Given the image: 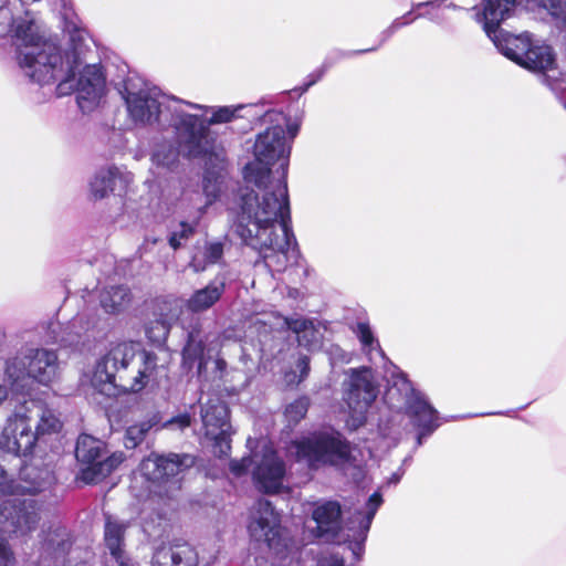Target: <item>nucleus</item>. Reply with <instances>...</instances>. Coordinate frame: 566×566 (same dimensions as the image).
Segmentation results:
<instances>
[{
	"mask_svg": "<svg viewBox=\"0 0 566 566\" xmlns=\"http://www.w3.org/2000/svg\"><path fill=\"white\" fill-rule=\"evenodd\" d=\"M261 120L269 126L256 135L254 160L243 169L247 186L229 210L234 234L259 251L271 272L280 273L298 258L286 184L291 143L282 112L270 109Z\"/></svg>",
	"mask_w": 566,
	"mask_h": 566,
	"instance_id": "obj_1",
	"label": "nucleus"
},
{
	"mask_svg": "<svg viewBox=\"0 0 566 566\" xmlns=\"http://www.w3.org/2000/svg\"><path fill=\"white\" fill-rule=\"evenodd\" d=\"M69 41L64 50L56 41L45 42L34 69L28 77L45 85L57 82L59 96L77 93V104L82 112H91L105 92V76L102 66L95 62L94 41L87 31L73 21H65Z\"/></svg>",
	"mask_w": 566,
	"mask_h": 566,
	"instance_id": "obj_2",
	"label": "nucleus"
},
{
	"mask_svg": "<svg viewBox=\"0 0 566 566\" xmlns=\"http://www.w3.org/2000/svg\"><path fill=\"white\" fill-rule=\"evenodd\" d=\"M159 371L157 356L128 340L112 346L87 377L95 391L115 397L122 392H139L149 381L157 380Z\"/></svg>",
	"mask_w": 566,
	"mask_h": 566,
	"instance_id": "obj_3",
	"label": "nucleus"
},
{
	"mask_svg": "<svg viewBox=\"0 0 566 566\" xmlns=\"http://www.w3.org/2000/svg\"><path fill=\"white\" fill-rule=\"evenodd\" d=\"M119 92L135 124H156L160 130L172 129L178 142L181 125L191 119L188 108L205 109L200 104L166 95L159 87L137 75L128 76Z\"/></svg>",
	"mask_w": 566,
	"mask_h": 566,
	"instance_id": "obj_4",
	"label": "nucleus"
},
{
	"mask_svg": "<svg viewBox=\"0 0 566 566\" xmlns=\"http://www.w3.org/2000/svg\"><path fill=\"white\" fill-rule=\"evenodd\" d=\"M62 422L44 401L24 399L8 416L0 436V447L18 459L32 453L40 437L60 431Z\"/></svg>",
	"mask_w": 566,
	"mask_h": 566,
	"instance_id": "obj_5",
	"label": "nucleus"
},
{
	"mask_svg": "<svg viewBox=\"0 0 566 566\" xmlns=\"http://www.w3.org/2000/svg\"><path fill=\"white\" fill-rule=\"evenodd\" d=\"M23 6V0H8L0 7V36L7 34L11 36L19 65L28 76V71L38 64L43 44L54 40L45 39L41 25L30 15V12L25 11L24 17L20 15Z\"/></svg>",
	"mask_w": 566,
	"mask_h": 566,
	"instance_id": "obj_6",
	"label": "nucleus"
},
{
	"mask_svg": "<svg viewBox=\"0 0 566 566\" xmlns=\"http://www.w3.org/2000/svg\"><path fill=\"white\" fill-rule=\"evenodd\" d=\"M290 455L311 469L340 467L350 461V446L339 432L315 431L292 441Z\"/></svg>",
	"mask_w": 566,
	"mask_h": 566,
	"instance_id": "obj_7",
	"label": "nucleus"
},
{
	"mask_svg": "<svg viewBox=\"0 0 566 566\" xmlns=\"http://www.w3.org/2000/svg\"><path fill=\"white\" fill-rule=\"evenodd\" d=\"M385 401L392 409H405L412 424L419 430L417 444L421 446L424 438L429 437L438 427L437 410L427 401L424 396L417 391L411 381L402 373L392 375Z\"/></svg>",
	"mask_w": 566,
	"mask_h": 566,
	"instance_id": "obj_8",
	"label": "nucleus"
},
{
	"mask_svg": "<svg viewBox=\"0 0 566 566\" xmlns=\"http://www.w3.org/2000/svg\"><path fill=\"white\" fill-rule=\"evenodd\" d=\"M205 109L188 108L190 120L181 125L179 145L189 156L199 157L208 150L209 127L216 124H226L237 117V113L245 107L237 106L209 107Z\"/></svg>",
	"mask_w": 566,
	"mask_h": 566,
	"instance_id": "obj_9",
	"label": "nucleus"
},
{
	"mask_svg": "<svg viewBox=\"0 0 566 566\" xmlns=\"http://www.w3.org/2000/svg\"><path fill=\"white\" fill-rule=\"evenodd\" d=\"M248 531L254 542L265 544L280 558L286 557L292 549V541L281 525L280 514L266 500L260 499L255 502Z\"/></svg>",
	"mask_w": 566,
	"mask_h": 566,
	"instance_id": "obj_10",
	"label": "nucleus"
},
{
	"mask_svg": "<svg viewBox=\"0 0 566 566\" xmlns=\"http://www.w3.org/2000/svg\"><path fill=\"white\" fill-rule=\"evenodd\" d=\"M518 3L530 11L547 13L557 28L566 30V0H483V12L479 19L484 21V31L493 32L513 15Z\"/></svg>",
	"mask_w": 566,
	"mask_h": 566,
	"instance_id": "obj_11",
	"label": "nucleus"
},
{
	"mask_svg": "<svg viewBox=\"0 0 566 566\" xmlns=\"http://www.w3.org/2000/svg\"><path fill=\"white\" fill-rule=\"evenodd\" d=\"M196 463L193 455L188 453H150L140 464L142 475L147 480L166 489L168 496L179 491L184 473Z\"/></svg>",
	"mask_w": 566,
	"mask_h": 566,
	"instance_id": "obj_12",
	"label": "nucleus"
},
{
	"mask_svg": "<svg viewBox=\"0 0 566 566\" xmlns=\"http://www.w3.org/2000/svg\"><path fill=\"white\" fill-rule=\"evenodd\" d=\"M27 373L20 367L19 361L13 360L7 364L6 375L12 394L24 395L32 380L48 385L57 375V356L49 349L32 350L28 357Z\"/></svg>",
	"mask_w": 566,
	"mask_h": 566,
	"instance_id": "obj_13",
	"label": "nucleus"
},
{
	"mask_svg": "<svg viewBox=\"0 0 566 566\" xmlns=\"http://www.w3.org/2000/svg\"><path fill=\"white\" fill-rule=\"evenodd\" d=\"M27 501H7L0 505V566H14V552L8 542L12 534H25L33 530L39 521L35 511Z\"/></svg>",
	"mask_w": 566,
	"mask_h": 566,
	"instance_id": "obj_14",
	"label": "nucleus"
},
{
	"mask_svg": "<svg viewBox=\"0 0 566 566\" xmlns=\"http://www.w3.org/2000/svg\"><path fill=\"white\" fill-rule=\"evenodd\" d=\"M201 420L213 454L218 458L228 455L231 449V424L227 403L217 396L209 398L201 406Z\"/></svg>",
	"mask_w": 566,
	"mask_h": 566,
	"instance_id": "obj_15",
	"label": "nucleus"
},
{
	"mask_svg": "<svg viewBox=\"0 0 566 566\" xmlns=\"http://www.w3.org/2000/svg\"><path fill=\"white\" fill-rule=\"evenodd\" d=\"M348 378L343 382L344 400L346 401L354 421L361 424L365 413L377 398L378 389L373 370L368 367L349 369Z\"/></svg>",
	"mask_w": 566,
	"mask_h": 566,
	"instance_id": "obj_16",
	"label": "nucleus"
},
{
	"mask_svg": "<svg viewBox=\"0 0 566 566\" xmlns=\"http://www.w3.org/2000/svg\"><path fill=\"white\" fill-rule=\"evenodd\" d=\"M54 476L49 467L36 463H24L19 471V480L14 481L0 462V495L14 493H38L53 483Z\"/></svg>",
	"mask_w": 566,
	"mask_h": 566,
	"instance_id": "obj_17",
	"label": "nucleus"
},
{
	"mask_svg": "<svg viewBox=\"0 0 566 566\" xmlns=\"http://www.w3.org/2000/svg\"><path fill=\"white\" fill-rule=\"evenodd\" d=\"M520 65L531 71L542 72L545 82L553 91H560L566 86V72L560 73L556 70L553 49L541 41L532 40Z\"/></svg>",
	"mask_w": 566,
	"mask_h": 566,
	"instance_id": "obj_18",
	"label": "nucleus"
},
{
	"mask_svg": "<svg viewBox=\"0 0 566 566\" xmlns=\"http://www.w3.org/2000/svg\"><path fill=\"white\" fill-rule=\"evenodd\" d=\"M133 180V175L122 167H102L90 180V198L95 201L102 200L108 197L109 193L122 197L126 193Z\"/></svg>",
	"mask_w": 566,
	"mask_h": 566,
	"instance_id": "obj_19",
	"label": "nucleus"
},
{
	"mask_svg": "<svg viewBox=\"0 0 566 566\" xmlns=\"http://www.w3.org/2000/svg\"><path fill=\"white\" fill-rule=\"evenodd\" d=\"M284 475V462L270 447L265 446L260 461L253 469L256 488L263 493H277L283 486Z\"/></svg>",
	"mask_w": 566,
	"mask_h": 566,
	"instance_id": "obj_20",
	"label": "nucleus"
},
{
	"mask_svg": "<svg viewBox=\"0 0 566 566\" xmlns=\"http://www.w3.org/2000/svg\"><path fill=\"white\" fill-rule=\"evenodd\" d=\"M381 503L382 499L380 493L375 492L369 496L364 510L356 511L348 520L347 528L353 532L354 538L349 547L355 556H358L363 551V545L367 538L371 522Z\"/></svg>",
	"mask_w": 566,
	"mask_h": 566,
	"instance_id": "obj_21",
	"label": "nucleus"
},
{
	"mask_svg": "<svg viewBox=\"0 0 566 566\" xmlns=\"http://www.w3.org/2000/svg\"><path fill=\"white\" fill-rule=\"evenodd\" d=\"M312 517L319 537L328 541L336 538L342 524V506L337 501L316 502Z\"/></svg>",
	"mask_w": 566,
	"mask_h": 566,
	"instance_id": "obj_22",
	"label": "nucleus"
},
{
	"mask_svg": "<svg viewBox=\"0 0 566 566\" xmlns=\"http://www.w3.org/2000/svg\"><path fill=\"white\" fill-rule=\"evenodd\" d=\"M228 273L220 271L205 287L195 291L187 300L186 306L192 313H202L211 308L223 295Z\"/></svg>",
	"mask_w": 566,
	"mask_h": 566,
	"instance_id": "obj_23",
	"label": "nucleus"
},
{
	"mask_svg": "<svg viewBox=\"0 0 566 566\" xmlns=\"http://www.w3.org/2000/svg\"><path fill=\"white\" fill-rule=\"evenodd\" d=\"M501 23L496 27L493 32H486L488 36L494 42L499 51L507 59L521 64L532 36L530 33H523L521 35L503 34L500 30Z\"/></svg>",
	"mask_w": 566,
	"mask_h": 566,
	"instance_id": "obj_24",
	"label": "nucleus"
},
{
	"mask_svg": "<svg viewBox=\"0 0 566 566\" xmlns=\"http://www.w3.org/2000/svg\"><path fill=\"white\" fill-rule=\"evenodd\" d=\"M229 247L227 239L207 240L201 247L197 248L189 266L196 272H203L208 266L221 264L224 250Z\"/></svg>",
	"mask_w": 566,
	"mask_h": 566,
	"instance_id": "obj_25",
	"label": "nucleus"
},
{
	"mask_svg": "<svg viewBox=\"0 0 566 566\" xmlns=\"http://www.w3.org/2000/svg\"><path fill=\"white\" fill-rule=\"evenodd\" d=\"M91 325L83 322V316L77 315L65 326L60 323H51L48 327V338L51 343L60 344L61 346H72L78 342L82 333L86 332Z\"/></svg>",
	"mask_w": 566,
	"mask_h": 566,
	"instance_id": "obj_26",
	"label": "nucleus"
},
{
	"mask_svg": "<svg viewBox=\"0 0 566 566\" xmlns=\"http://www.w3.org/2000/svg\"><path fill=\"white\" fill-rule=\"evenodd\" d=\"M124 460L125 454L123 452H114L106 459L83 468L80 479L87 484L97 483L109 475Z\"/></svg>",
	"mask_w": 566,
	"mask_h": 566,
	"instance_id": "obj_27",
	"label": "nucleus"
},
{
	"mask_svg": "<svg viewBox=\"0 0 566 566\" xmlns=\"http://www.w3.org/2000/svg\"><path fill=\"white\" fill-rule=\"evenodd\" d=\"M70 546L69 532L64 526L51 525L43 531L42 549L45 554L59 558L67 553Z\"/></svg>",
	"mask_w": 566,
	"mask_h": 566,
	"instance_id": "obj_28",
	"label": "nucleus"
},
{
	"mask_svg": "<svg viewBox=\"0 0 566 566\" xmlns=\"http://www.w3.org/2000/svg\"><path fill=\"white\" fill-rule=\"evenodd\" d=\"M132 301V294L125 285L105 287L99 294V304L107 314L125 311Z\"/></svg>",
	"mask_w": 566,
	"mask_h": 566,
	"instance_id": "obj_29",
	"label": "nucleus"
},
{
	"mask_svg": "<svg viewBox=\"0 0 566 566\" xmlns=\"http://www.w3.org/2000/svg\"><path fill=\"white\" fill-rule=\"evenodd\" d=\"M128 523L119 521L111 515L106 516L104 539L106 547L116 562L123 558L124 533Z\"/></svg>",
	"mask_w": 566,
	"mask_h": 566,
	"instance_id": "obj_30",
	"label": "nucleus"
},
{
	"mask_svg": "<svg viewBox=\"0 0 566 566\" xmlns=\"http://www.w3.org/2000/svg\"><path fill=\"white\" fill-rule=\"evenodd\" d=\"M104 443L90 434H81L77 438L75 447V457L78 462L93 465L101 460Z\"/></svg>",
	"mask_w": 566,
	"mask_h": 566,
	"instance_id": "obj_31",
	"label": "nucleus"
},
{
	"mask_svg": "<svg viewBox=\"0 0 566 566\" xmlns=\"http://www.w3.org/2000/svg\"><path fill=\"white\" fill-rule=\"evenodd\" d=\"M353 332L359 339L365 353L369 356L370 361L376 363L377 359H385V354L381 350L378 340L375 338L368 322H357L356 326L353 328Z\"/></svg>",
	"mask_w": 566,
	"mask_h": 566,
	"instance_id": "obj_32",
	"label": "nucleus"
},
{
	"mask_svg": "<svg viewBox=\"0 0 566 566\" xmlns=\"http://www.w3.org/2000/svg\"><path fill=\"white\" fill-rule=\"evenodd\" d=\"M203 349L201 331L193 327L188 332L187 343L182 350L184 365L188 368H192L193 364L198 361L200 370L203 366Z\"/></svg>",
	"mask_w": 566,
	"mask_h": 566,
	"instance_id": "obj_33",
	"label": "nucleus"
},
{
	"mask_svg": "<svg viewBox=\"0 0 566 566\" xmlns=\"http://www.w3.org/2000/svg\"><path fill=\"white\" fill-rule=\"evenodd\" d=\"M155 422L150 419L139 421L129 426L124 436V446L126 449H135L140 446L149 433Z\"/></svg>",
	"mask_w": 566,
	"mask_h": 566,
	"instance_id": "obj_34",
	"label": "nucleus"
},
{
	"mask_svg": "<svg viewBox=\"0 0 566 566\" xmlns=\"http://www.w3.org/2000/svg\"><path fill=\"white\" fill-rule=\"evenodd\" d=\"M174 135H175V139H177L175 133H174ZM176 144H177V147L171 146V145L168 147L157 146L151 156V161L156 166L169 168L177 161L179 153H182L185 156L190 157L187 153H185L182 150L178 140H176Z\"/></svg>",
	"mask_w": 566,
	"mask_h": 566,
	"instance_id": "obj_35",
	"label": "nucleus"
},
{
	"mask_svg": "<svg viewBox=\"0 0 566 566\" xmlns=\"http://www.w3.org/2000/svg\"><path fill=\"white\" fill-rule=\"evenodd\" d=\"M171 555L169 558H174V565L176 566H198V553L196 549L187 544L171 545Z\"/></svg>",
	"mask_w": 566,
	"mask_h": 566,
	"instance_id": "obj_36",
	"label": "nucleus"
},
{
	"mask_svg": "<svg viewBox=\"0 0 566 566\" xmlns=\"http://www.w3.org/2000/svg\"><path fill=\"white\" fill-rule=\"evenodd\" d=\"M310 407V399L307 397H300L286 406L284 416L290 424L295 426L307 413Z\"/></svg>",
	"mask_w": 566,
	"mask_h": 566,
	"instance_id": "obj_37",
	"label": "nucleus"
},
{
	"mask_svg": "<svg viewBox=\"0 0 566 566\" xmlns=\"http://www.w3.org/2000/svg\"><path fill=\"white\" fill-rule=\"evenodd\" d=\"M170 329V324L167 318L160 317L149 322L146 327V335L153 343L160 344L166 340Z\"/></svg>",
	"mask_w": 566,
	"mask_h": 566,
	"instance_id": "obj_38",
	"label": "nucleus"
},
{
	"mask_svg": "<svg viewBox=\"0 0 566 566\" xmlns=\"http://www.w3.org/2000/svg\"><path fill=\"white\" fill-rule=\"evenodd\" d=\"M220 192L221 187L218 180H212L209 176H206L203 178V195L206 197V202L203 206L198 207V218L205 213L208 206L212 205L218 199Z\"/></svg>",
	"mask_w": 566,
	"mask_h": 566,
	"instance_id": "obj_39",
	"label": "nucleus"
},
{
	"mask_svg": "<svg viewBox=\"0 0 566 566\" xmlns=\"http://www.w3.org/2000/svg\"><path fill=\"white\" fill-rule=\"evenodd\" d=\"M195 232V226L187 223V222H180L177 230L172 231L169 235V245L177 250L181 247L184 241H187Z\"/></svg>",
	"mask_w": 566,
	"mask_h": 566,
	"instance_id": "obj_40",
	"label": "nucleus"
},
{
	"mask_svg": "<svg viewBox=\"0 0 566 566\" xmlns=\"http://www.w3.org/2000/svg\"><path fill=\"white\" fill-rule=\"evenodd\" d=\"M310 373V358L306 355H300L295 365V369L287 374L289 382L300 384L303 381Z\"/></svg>",
	"mask_w": 566,
	"mask_h": 566,
	"instance_id": "obj_41",
	"label": "nucleus"
},
{
	"mask_svg": "<svg viewBox=\"0 0 566 566\" xmlns=\"http://www.w3.org/2000/svg\"><path fill=\"white\" fill-rule=\"evenodd\" d=\"M420 17H427L429 18L431 21H434L437 22V19L436 17L431 15L429 12L427 13H419L417 15H415L413 18H411L410 20H403V18H397L392 21V23L381 33L382 35V40H381V43L387 41L396 31H398L400 28L411 23L412 21H415L416 19L420 18Z\"/></svg>",
	"mask_w": 566,
	"mask_h": 566,
	"instance_id": "obj_42",
	"label": "nucleus"
},
{
	"mask_svg": "<svg viewBox=\"0 0 566 566\" xmlns=\"http://www.w3.org/2000/svg\"><path fill=\"white\" fill-rule=\"evenodd\" d=\"M447 8L460 10H476L475 20L484 27V21L479 19V14L483 12V0H452Z\"/></svg>",
	"mask_w": 566,
	"mask_h": 566,
	"instance_id": "obj_43",
	"label": "nucleus"
},
{
	"mask_svg": "<svg viewBox=\"0 0 566 566\" xmlns=\"http://www.w3.org/2000/svg\"><path fill=\"white\" fill-rule=\"evenodd\" d=\"M286 326L296 336L301 333H311L312 321L304 317H292L285 319Z\"/></svg>",
	"mask_w": 566,
	"mask_h": 566,
	"instance_id": "obj_44",
	"label": "nucleus"
},
{
	"mask_svg": "<svg viewBox=\"0 0 566 566\" xmlns=\"http://www.w3.org/2000/svg\"><path fill=\"white\" fill-rule=\"evenodd\" d=\"M171 555L170 546L159 547L153 555L150 566H176L174 565V558H169Z\"/></svg>",
	"mask_w": 566,
	"mask_h": 566,
	"instance_id": "obj_45",
	"label": "nucleus"
},
{
	"mask_svg": "<svg viewBox=\"0 0 566 566\" xmlns=\"http://www.w3.org/2000/svg\"><path fill=\"white\" fill-rule=\"evenodd\" d=\"M191 424V416L188 412L180 413L164 423V428L171 430H185Z\"/></svg>",
	"mask_w": 566,
	"mask_h": 566,
	"instance_id": "obj_46",
	"label": "nucleus"
},
{
	"mask_svg": "<svg viewBox=\"0 0 566 566\" xmlns=\"http://www.w3.org/2000/svg\"><path fill=\"white\" fill-rule=\"evenodd\" d=\"M253 460L251 458H242L241 460H232L230 462V470L235 475L244 474L251 467Z\"/></svg>",
	"mask_w": 566,
	"mask_h": 566,
	"instance_id": "obj_47",
	"label": "nucleus"
},
{
	"mask_svg": "<svg viewBox=\"0 0 566 566\" xmlns=\"http://www.w3.org/2000/svg\"><path fill=\"white\" fill-rule=\"evenodd\" d=\"M300 346L310 348L316 342V329L311 325V333H301L296 336Z\"/></svg>",
	"mask_w": 566,
	"mask_h": 566,
	"instance_id": "obj_48",
	"label": "nucleus"
},
{
	"mask_svg": "<svg viewBox=\"0 0 566 566\" xmlns=\"http://www.w3.org/2000/svg\"><path fill=\"white\" fill-rule=\"evenodd\" d=\"M317 566H345V560L338 554H331L322 557Z\"/></svg>",
	"mask_w": 566,
	"mask_h": 566,
	"instance_id": "obj_49",
	"label": "nucleus"
},
{
	"mask_svg": "<svg viewBox=\"0 0 566 566\" xmlns=\"http://www.w3.org/2000/svg\"><path fill=\"white\" fill-rule=\"evenodd\" d=\"M446 0H430L424 2H418L412 6V9L419 10L423 7H432V8H440Z\"/></svg>",
	"mask_w": 566,
	"mask_h": 566,
	"instance_id": "obj_50",
	"label": "nucleus"
},
{
	"mask_svg": "<svg viewBox=\"0 0 566 566\" xmlns=\"http://www.w3.org/2000/svg\"><path fill=\"white\" fill-rule=\"evenodd\" d=\"M285 126H286V130L290 135V138L287 140L292 144L293 139L295 138V136L298 133L300 126L296 123H287L286 118H285L284 127Z\"/></svg>",
	"mask_w": 566,
	"mask_h": 566,
	"instance_id": "obj_51",
	"label": "nucleus"
},
{
	"mask_svg": "<svg viewBox=\"0 0 566 566\" xmlns=\"http://www.w3.org/2000/svg\"><path fill=\"white\" fill-rule=\"evenodd\" d=\"M8 398V389L4 385H0V405Z\"/></svg>",
	"mask_w": 566,
	"mask_h": 566,
	"instance_id": "obj_52",
	"label": "nucleus"
},
{
	"mask_svg": "<svg viewBox=\"0 0 566 566\" xmlns=\"http://www.w3.org/2000/svg\"><path fill=\"white\" fill-rule=\"evenodd\" d=\"M323 75V71H321L315 77H313L306 85L305 87L302 90V92H305L310 86H312L313 84H315L317 82V80H319Z\"/></svg>",
	"mask_w": 566,
	"mask_h": 566,
	"instance_id": "obj_53",
	"label": "nucleus"
},
{
	"mask_svg": "<svg viewBox=\"0 0 566 566\" xmlns=\"http://www.w3.org/2000/svg\"><path fill=\"white\" fill-rule=\"evenodd\" d=\"M400 478H401V475H400V474L395 473V474H392V476L390 478L389 482H390V483H398V482H399V480H400Z\"/></svg>",
	"mask_w": 566,
	"mask_h": 566,
	"instance_id": "obj_54",
	"label": "nucleus"
},
{
	"mask_svg": "<svg viewBox=\"0 0 566 566\" xmlns=\"http://www.w3.org/2000/svg\"><path fill=\"white\" fill-rule=\"evenodd\" d=\"M375 49H366V50H359V51H355L353 52L354 54H359V53H366V52H370V51H374Z\"/></svg>",
	"mask_w": 566,
	"mask_h": 566,
	"instance_id": "obj_55",
	"label": "nucleus"
},
{
	"mask_svg": "<svg viewBox=\"0 0 566 566\" xmlns=\"http://www.w3.org/2000/svg\"><path fill=\"white\" fill-rule=\"evenodd\" d=\"M6 338V333L2 328H0V343Z\"/></svg>",
	"mask_w": 566,
	"mask_h": 566,
	"instance_id": "obj_56",
	"label": "nucleus"
},
{
	"mask_svg": "<svg viewBox=\"0 0 566 566\" xmlns=\"http://www.w3.org/2000/svg\"><path fill=\"white\" fill-rule=\"evenodd\" d=\"M412 14V11H409L408 13H406L402 18L403 20H410V15Z\"/></svg>",
	"mask_w": 566,
	"mask_h": 566,
	"instance_id": "obj_57",
	"label": "nucleus"
},
{
	"mask_svg": "<svg viewBox=\"0 0 566 566\" xmlns=\"http://www.w3.org/2000/svg\"><path fill=\"white\" fill-rule=\"evenodd\" d=\"M117 563H118V566H130L129 564L124 563L122 559H119V562H117Z\"/></svg>",
	"mask_w": 566,
	"mask_h": 566,
	"instance_id": "obj_58",
	"label": "nucleus"
},
{
	"mask_svg": "<svg viewBox=\"0 0 566 566\" xmlns=\"http://www.w3.org/2000/svg\"><path fill=\"white\" fill-rule=\"evenodd\" d=\"M338 54H339V56H342V57H343V56H348V55H350L352 53H343V52H339Z\"/></svg>",
	"mask_w": 566,
	"mask_h": 566,
	"instance_id": "obj_59",
	"label": "nucleus"
}]
</instances>
